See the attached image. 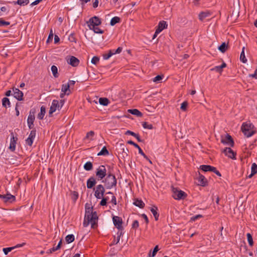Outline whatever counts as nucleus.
I'll list each match as a JSON object with an SVG mask.
<instances>
[{"instance_id":"obj_31","label":"nucleus","mask_w":257,"mask_h":257,"mask_svg":"<svg viewBox=\"0 0 257 257\" xmlns=\"http://www.w3.org/2000/svg\"><path fill=\"white\" fill-rule=\"evenodd\" d=\"M120 19L118 17L112 18L110 21V25L112 26H114L116 24L119 23Z\"/></svg>"},{"instance_id":"obj_56","label":"nucleus","mask_w":257,"mask_h":257,"mask_svg":"<svg viewBox=\"0 0 257 257\" xmlns=\"http://www.w3.org/2000/svg\"><path fill=\"white\" fill-rule=\"evenodd\" d=\"M94 135V132L93 131H90L88 132L85 137V139H88L90 137H93Z\"/></svg>"},{"instance_id":"obj_49","label":"nucleus","mask_w":257,"mask_h":257,"mask_svg":"<svg viewBox=\"0 0 257 257\" xmlns=\"http://www.w3.org/2000/svg\"><path fill=\"white\" fill-rule=\"evenodd\" d=\"M10 24L9 22L5 21L3 19H0V27L8 26Z\"/></svg>"},{"instance_id":"obj_11","label":"nucleus","mask_w":257,"mask_h":257,"mask_svg":"<svg viewBox=\"0 0 257 257\" xmlns=\"http://www.w3.org/2000/svg\"><path fill=\"white\" fill-rule=\"evenodd\" d=\"M36 134V131L35 129H33L31 131L28 138L26 140V143L27 145L29 146H31L32 145Z\"/></svg>"},{"instance_id":"obj_16","label":"nucleus","mask_w":257,"mask_h":257,"mask_svg":"<svg viewBox=\"0 0 257 257\" xmlns=\"http://www.w3.org/2000/svg\"><path fill=\"white\" fill-rule=\"evenodd\" d=\"M168 25L166 21H161L159 23L158 26L156 29V33L159 34L161 33L164 29L167 28Z\"/></svg>"},{"instance_id":"obj_60","label":"nucleus","mask_w":257,"mask_h":257,"mask_svg":"<svg viewBox=\"0 0 257 257\" xmlns=\"http://www.w3.org/2000/svg\"><path fill=\"white\" fill-rule=\"evenodd\" d=\"M122 50V48L121 47H118L115 50H113L112 51H113V54L120 53L121 52Z\"/></svg>"},{"instance_id":"obj_10","label":"nucleus","mask_w":257,"mask_h":257,"mask_svg":"<svg viewBox=\"0 0 257 257\" xmlns=\"http://www.w3.org/2000/svg\"><path fill=\"white\" fill-rule=\"evenodd\" d=\"M57 108L58 109H60L59 101L57 100H53L49 111V116H52V114L56 110Z\"/></svg>"},{"instance_id":"obj_52","label":"nucleus","mask_w":257,"mask_h":257,"mask_svg":"<svg viewBox=\"0 0 257 257\" xmlns=\"http://www.w3.org/2000/svg\"><path fill=\"white\" fill-rule=\"evenodd\" d=\"M139 226V221L137 220H134L132 225V228L133 229H136V228H138Z\"/></svg>"},{"instance_id":"obj_39","label":"nucleus","mask_w":257,"mask_h":257,"mask_svg":"<svg viewBox=\"0 0 257 257\" xmlns=\"http://www.w3.org/2000/svg\"><path fill=\"white\" fill-rule=\"evenodd\" d=\"M2 105L3 106L6 107L8 105L9 107L10 106V101L9 99L7 97H4L2 99Z\"/></svg>"},{"instance_id":"obj_18","label":"nucleus","mask_w":257,"mask_h":257,"mask_svg":"<svg viewBox=\"0 0 257 257\" xmlns=\"http://www.w3.org/2000/svg\"><path fill=\"white\" fill-rule=\"evenodd\" d=\"M127 143L134 146L135 148H137V149L139 150V153L141 154L142 156H143L144 157V158H145L147 160H149V158L145 154V153L143 152L141 148L137 144L134 143L133 141L131 140L128 141Z\"/></svg>"},{"instance_id":"obj_3","label":"nucleus","mask_w":257,"mask_h":257,"mask_svg":"<svg viewBox=\"0 0 257 257\" xmlns=\"http://www.w3.org/2000/svg\"><path fill=\"white\" fill-rule=\"evenodd\" d=\"M172 190V196L176 200L184 199L187 197V194L178 188L173 187Z\"/></svg>"},{"instance_id":"obj_41","label":"nucleus","mask_w":257,"mask_h":257,"mask_svg":"<svg viewBox=\"0 0 257 257\" xmlns=\"http://www.w3.org/2000/svg\"><path fill=\"white\" fill-rule=\"evenodd\" d=\"M246 236L249 245L252 246L253 244V241L251 234L249 233H247Z\"/></svg>"},{"instance_id":"obj_58","label":"nucleus","mask_w":257,"mask_h":257,"mask_svg":"<svg viewBox=\"0 0 257 257\" xmlns=\"http://www.w3.org/2000/svg\"><path fill=\"white\" fill-rule=\"evenodd\" d=\"M78 197V193L76 191H74L73 192L72 199L73 200L75 201L77 199Z\"/></svg>"},{"instance_id":"obj_7","label":"nucleus","mask_w":257,"mask_h":257,"mask_svg":"<svg viewBox=\"0 0 257 257\" xmlns=\"http://www.w3.org/2000/svg\"><path fill=\"white\" fill-rule=\"evenodd\" d=\"M105 189L101 184L98 185L95 188L94 196L97 199H101L104 195Z\"/></svg>"},{"instance_id":"obj_59","label":"nucleus","mask_w":257,"mask_h":257,"mask_svg":"<svg viewBox=\"0 0 257 257\" xmlns=\"http://www.w3.org/2000/svg\"><path fill=\"white\" fill-rule=\"evenodd\" d=\"M102 200L100 202V205L101 206H105L107 204V201L106 199H104L103 197L101 198Z\"/></svg>"},{"instance_id":"obj_54","label":"nucleus","mask_w":257,"mask_h":257,"mask_svg":"<svg viewBox=\"0 0 257 257\" xmlns=\"http://www.w3.org/2000/svg\"><path fill=\"white\" fill-rule=\"evenodd\" d=\"M188 106V102L187 101H184L181 105V109L185 111L186 110L187 107Z\"/></svg>"},{"instance_id":"obj_24","label":"nucleus","mask_w":257,"mask_h":257,"mask_svg":"<svg viewBox=\"0 0 257 257\" xmlns=\"http://www.w3.org/2000/svg\"><path fill=\"white\" fill-rule=\"evenodd\" d=\"M158 208L157 207L154 206L153 207H152L150 209V211L153 214L155 220L157 221L159 219V214L158 213Z\"/></svg>"},{"instance_id":"obj_23","label":"nucleus","mask_w":257,"mask_h":257,"mask_svg":"<svg viewBox=\"0 0 257 257\" xmlns=\"http://www.w3.org/2000/svg\"><path fill=\"white\" fill-rule=\"evenodd\" d=\"M123 234V233L122 231H118V232H117V238L115 239V236H114L113 241L110 244V245L111 246V245H114V244H117L119 242V241L120 238L121 236H122Z\"/></svg>"},{"instance_id":"obj_43","label":"nucleus","mask_w":257,"mask_h":257,"mask_svg":"<svg viewBox=\"0 0 257 257\" xmlns=\"http://www.w3.org/2000/svg\"><path fill=\"white\" fill-rule=\"evenodd\" d=\"M113 55V51L110 50L107 54H104L103 55V59L105 60L108 59L111 56Z\"/></svg>"},{"instance_id":"obj_57","label":"nucleus","mask_w":257,"mask_h":257,"mask_svg":"<svg viewBox=\"0 0 257 257\" xmlns=\"http://www.w3.org/2000/svg\"><path fill=\"white\" fill-rule=\"evenodd\" d=\"M35 119V117H32L31 115L28 116V117L27 119V123H34Z\"/></svg>"},{"instance_id":"obj_25","label":"nucleus","mask_w":257,"mask_h":257,"mask_svg":"<svg viewBox=\"0 0 257 257\" xmlns=\"http://www.w3.org/2000/svg\"><path fill=\"white\" fill-rule=\"evenodd\" d=\"M133 204L140 208H143L145 206V203L142 200H139L138 199H135Z\"/></svg>"},{"instance_id":"obj_9","label":"nucleus","mask_w":257,"mask_h":257,"mask_svg":"<svg viewBox=\"0 0 257 257\" xmlns=\"http://www.w3.org/2000/svg\"><path fill=\"white\" fill-rule=\"evenodd\" d=\"M221 142L224 144H226L233 147L234 146V142L231 136L226 134L224 138L222 137Z\"/></svg>"},{"instance_id":"obj_55","label":"nucleus","mask_w":257,"mask_h":257,"mask_svg":"<svg viewBox=\"0 0 257 257\" xmlns=\"http://www.w3.org/2000/svg\"><path fill=\"white\" fill-rule=\"evenodd\" d=\"M211 71H215L216 72H217L220 73H221L222 71L220 68V66H216L214 67V68H212L211 69Z\"/></svg>"},{"instance_id":"obj_17","label":"nucleus","mask_w":257,"mask_h":257,"mask_svg":"<svg viewBox=\"0 0 257 257\" xmlns=\"http://www.w3.org/2000/svg\"><path fill=\"white\" fill-rule=\"evenodd\" d=\"M127 143L134 146L135 148H137V149L139 150V153L141 154L142 156H143L144 157V158H145L147 160H149V158L145 154V153L143 152L141 148L137 144L134 143L133 141L131 140L128 141Z\"/></svg>"},{"instance_id":"obj_12","label":"nucleus","mask_w":257,"mask_h":257,"mask_svg":"<svg viewBox=\"0 0 257 257\" xmlns=\"http://www.w3.org/2000/svg\"><path fill=\"white\" fill-rule=\"evenodd\" d=\"M0 198L3 200L5 202H13L16 200L15 196L10 194H7L6 195L0 194Z\"/></svg>"},{"instance_id":"obj_4","label":"nucleus","mask_w":257,"mask_h":257,"mask_svg":"<svg viewBox=\"0 0 257 257\" xmlns=\"http://www.w3.org/2000/svg\"><path fill=\"white\" fill-rule=\"evenodd\" d=\"M251 124L243 123L241 126V130L244 135L247 138L252 136L254 134V131L251 130Z\"/></svg>"},{"instance_id":"obj_28","label":"nucleus","mask_w":257,"mask_h":257,"mask_svg":"<svg viewBox=\"0 0 257 257\" xmlns=\"http://www.w3.org/2000/svg\"><path fill=\"white\" fill-rule=\"evenodd\" d=\"M128 111L132 114L137 116L141 117L142 116V113L137 109H128Z\"/></svg>"},{"instance_id":"obj_21","label":"nucleus","mask_w":257,"mask_h":257,"mask_svg":"<svg viewBox=\"0 0 257 257\" xmlns=\"http://www.w3.org/2000/svg\"><path fill=\"white\" fill-rule=\"evenodd\" d=\"M96 184L95 179L93 177H91L87 181V187L88 189H91Z\"/></svg>"},{"instance_id":"obj_2","label":"nucleus","mask_w":257,"mask_h":257,"mask_svg":"<svg viewBox=\"0 0 257 257\" xmlns=\"http://www.w3.org/2000/svg\"><path fill=\"white\" fill-rule=\"evenodd\" d=\"M102 182L105 183L106 188L111 189L116 186L117 180L114 175L109 173Z\"/></svg>"},{"instance_id":"obj_30","label":"nucleus","mask_w":257,"mask_h":257,"mask_svg":"<svg viewBox=\"0 0 257 257\" xmlns=\"http://www.w3.org/2000/svg\"><path fill=\"white\" fill-rule=\"evenodd\" d=\"M109 155V152L106 147H103L101 150L98 153V156H107Z\"/></svg>"},{"instance_id":"obj_22","label":"nucleus","mask_w":257,"mask_h":257,"mask_svg":"<svg viewBox=\"0 0 257 257\" xmlns=\"http://www.w3.org/2000/svg\"><path fill=\"white\" fill-rule=\"evenodd\" d=\"M199 168L204 172H212V171L215 170V167L210 165H202L200 166Z\"/></svg>"},{"instance_id":"obj_13","label":"nucleus","mask_w":257,"mask_h":257,"mask_svg":"<svg viewBox=\"0 0 257 257\" xmlns=\"http://www.w3.org/2000/svg\"><path fill=\"white\" fill-rule=\"evenodd\" d=\"M13 95L15 98L17 100L20 101L23 99V93L22 91L20 90L18 88H13Z\"/></svg>"},{"instance_id":"obj_15","label":"nucleus","mask_w":257,"mask_h":257,"mask_svg":"<svg viewBox=\"0 0 257 257\" xmlns=\"http://www.w3.org/2000/svg\"><path fill=\"white\" fill-rule=\"evenodd\" d=\"M11 136L12 137L11 138L9 149L11 151L14 152L16 149V145L18 140V138L14 136L13 133H11Z\"/></svg>"},{"instance_id":"obj_44","label":"nucleus","mask_w":257,"mask_h":257,"mask_svg":"<svg viewBox=\"0 0 257 257\" xmlns=\"http://www.w3.org/2000/svg\"><path fill=\"white\" fill-rule=\"evenodd\" d=\"M92 30L94 31L95 33L97 34H103L104 33V31L99 29L97 26H94V28H91Z\"/></svg>"},{"instance_id":"obj_45","label":"nucleus","mask_w":257,"mask_h":257,"mask_svg":"<svg viewBox=\"0 0 257 257\" xmlns=\"http://www.w3.org/2000/svg\"><path fill=\"white\" fill-rule=\"evenodd\" d=\"M143 126L145 128L152 130L153 128V126L152 124H149L147 122H144L143 123Z\"/></svg>"},{"instance_id":"obj_42","label":"nucleus","mask_w":257,"mask_h":257,"mask_svg":"<svg viewBox=\"0 0 257 257\" xmlns=\"http://www.w3.org/2000/svg\"><path fill=\"white\" fill-rule=\"evenodd\" d=\"M51 71H52V72L54 75V76L55 77H58V69H57V67L55 66V65H53L52 67H51Z\"/></svg>"},{"instance_id":"obj_29","label":"nucleus","mask_w":257,"mask_h":257,"mask_svg":"<svg viewBox=\"0 0 257 257\" xmlns=\"http://www.w3.org/2000/svg\"><path fill=\"white\" fill-rule=\"evenodd\" d=\"M99 102L101 105L107 106L109 102V100L107 98L100 97L99 99Z\"/></svg>"},{"instance_id":"obj_62","label":"nucleus","mask_w":257,"mask_h":257,"mask_svg":"<svg viewBox=\"0 0 257 257\" xmlns=\"http://www.w3.org/2000/svg\"><path fill=\"white\" fill-rule=\"evenodd\" d=\"M141 216L145 219L146 224H148L149 223V219H148L147 216L145 214H142L141 215Z\"/></svg>"},{"instance_id":"obj_48","label":"nucleus","mask_w":257,"mask_h":257,"mask_svg":"<svg viewBox=\"0 0 257 257\" xmlns=\"http://www.w3.org/2000/svg\"><path fill=\"white\" fill-rule=\"evenodd\" d=\"M68 40H69V41H70L71 42H75V43L76 42V39L75 37L74 34L73 33L69 35Z\"/></svg>"},{"instance_id":"obj_35","label":"nucleus","mask_w":257,"mask_h":257,"mask_svg":"<svg viewBox=\"0 0 257 257\" xmlns=\"http://www.w3.org/2000/svg\"><path fill=\"white\" fill-rule=\"evenodd\" d=\"M244 47H243L242 49V51L240 56V60L243 63H245L247 62V59L245 58L244 54Z\"/></svg>"},{"instance_id":"obj_51","label":"nucleus","mask_w":257,"mask_h":257,"mask_svg":"<svg viewBox=\"0 0 257 257\" xmlns=\"http://www.w3.org/2000/svg\"><path fill=\"white\" fill-rule=\"evenodd\" d=\"M53 31L51 29L50 30V33H49V36H48V38L47 40V43H49L50 41H52V39H53Z\"/></svg>"},{"instance_id":"obj_27","label":"nucleus","mask_w":257,"mask_h":257,"mask_svg":"<svg viewBox=\"0 0 257 257\" xmlns=\"http://www.w3.org/2000/svg\"><path fill=\"white\" fill-rule=\"evenodd\" d=\"M210 13L209 12H202L199 15V19L201 21H203L205 18L210 16Z\"/></svg>"},{"instance_id":"obj_40","label":"nucleus","mask_w":257,"mask_h":257,"mask_svg":"<svg viewBox=\"0 0 257 257\" xmlns=\"http://www.w3.org/2000/svg\"><path fill=\"white\" fill-rule=\"evenodd\" d=\"M158 250H159L158 245H156L154 247L152 253H151V251H150V253L149 254V257H154L156 255V254Z\"/></svg>"},{"instance_id":"obj_33","label":"nucleus","mask_w":257,"mask_h":257,"mask_svg":"<svg viewBox=\"0 0 257 257\" xmlns=\"http://www.w3.org/2000/svg\"><path fill=\"white\" fill-rule=\"evenodd\" d=\"M228 45L226 44L225 42L222 43V44L218 47V50L222 53H224L227 49Z\"/></svg>"},{"instance_id":"obj_19","label":"nucleus","mask_w":257,"mask_h":257,"mask_svg":"<svg viewBox=\"0 0 257 257\" xmlns=\"http://www.w3.org/2000/svg\"><path fill=\"white\" fill-rule=\"evenodd\" d=\"M198 180V185L201 186H206L208 184L207 180L202 175L199 174V176L197 178Z\"/></svg>"},{"instance_id":"obj_36","label":"nucleus","mask_w":257,"mask_h":257,"mask_svg":"<svg viewBox=\"0 0 257 257\" xmlns=\"http://www.w3.org/2000/svg\"><path fill=\"white\" fill-rule=\"evenodd\" d=\"M84 169L86 171H90L93 169V165L91 162H87L84 165Z\"/></svg>"},{"instance_id":"obj_5","label":"nucleus","mask_w":257,"mask_h":257,"mask_svg":"<svg viewBox=\"0 0 257 257\" xmlns=\"http://www.w3.org/2000/svg\"><path fill=\"white\" fill-rule=\"evenodd\" d=\"M88 27L89 29H91V28H94V26H98L101 24V21L100 18L97 16H94L91 18L88 22H87Z\"/></svg>"},{"instance_id":"obj_64","label":"nucleus","mask_w":257,"mask_h":257,"mask_svg":"<svg viewBox=\"0 0 257 257\" xmlns=\"http://www.w3.org/2000/svg\"><path fill=\"white\" fill-rule=\"evenodd\" d=\"M201 217H202V215L199 214V215H197L196 216H194L192 217L191 218V219L193 221H195L196 219H197L198 218H201Z\"/></svg>"},{"instance_id":"obj_1","label":"nucleus","mask_w":257,"mask_h":257,"mask_svg":"<svg viewBox=\"0 0 257 257\" xmlns=\"http://www.w3.org/2000/svg\"><path fill=\"white\" fill-rule=\"evenodd\" d=\"M98 217L96 211L93 212L92 207H86L85 215L83 222V226L84 227L87 226L90 223L92 228L95 227L96 224Z\"/></svg>"},{"instance_id":"obj_46","label":"nucleus","mask_w":257,"mask_h":257,"mask_svg":"<svg viewBox=\"0 0 257 257\" xmlns=\"http://www.w3.org/2000/svg\"><path fill=\"white\" fill-rule=\"evenodd\" d=\"M15 247H9L3 248V251L5 254H7L9 252L11 251Z\"/></svg>"},{"instance_id":"obj_61","label":"nucleus","mask_w":257,"mask_h":257,"mask_svg":"<svg viewBox=\"0 0 257 257\" xmlns=\"http://www.w3.org/2000/svg\"><path fill=\"white\" fill-rule=\"evenodd\" d=\"M75 83V81L73 80H69V82L66 83L67 85H69V88L72 86H73Z\"/></svg>"},{"instance_id":"obj_34","label":"nucleus","mask_w":257,"mask_h":257,"mask_svg":"<svg viewBox=\"0 0 257 257\" xmlns=\"http://www.w3.org/2000/svg\"><path fill=\"white\" fill-rule=\"evenodd\" d=\"M251 173L249 176V177L250 178L252 176L255 174L257 173V165L255 163H253L251 165Z\"/></svg>"},{"instance_id":"obj_63","label":"nucleus","mask_w":257,"mask_h":257,"mask_svg":"<svg viewBox=\"0 0 257 257\" xmlns=\"http://www.w3.org/2000/svg\"><path fill=\"white\" fill-rule=\"evenodd\" d=\"M125 135H132V136L133 137H135L136 136V133H135L134 132H132L131 131H127L125 133Z\"/></svg>"},{"instance_id":"obj_20","label":"nucleus","mask_w":257,"mask_h":257,"mask_svg":"<svg viewBox=\"0 0 257 257\" xmlns=\"http://www.w3.org/2000/svg\"><path fill=\"white\" fill-rule=\"evenodd\" d=\"M68 63L73 67H76L78 65L79 63V60L76 57L71 56L70 57L69 61H68Z\"/></svg>"},{"instance_id":"obj_53","label":"nucleus","mask_w":257,"mask_h":257,"mask_svg":"<svg viewBox=\"0 0 257 257\" xmlns=\"http://www.w3.org/2000/svg\"><path fill=\"white\" fill-rule=\"evenodd\" d=\"M163 77V76L158 75L156 76L154 78L153 81L155 82H159L161 80H162Z\"/></svg>"},{"instance_id":"obj_26","label":"nucleus","mask_w":257,"mask_h":257,"mask_svg":"<svg viewBox=\"0 0 257 257\" xmlns=\"http://www.w3.org/2000/svg\"><path fill=\"white\" fill-rule=\"evenodd\" d=\"M46 113V108L44 106H42L40 109V112L38 114V118L39 119H43Z\"/></svg>"},{"instance_id":"obj_37","label":"nucleus","mask_w":257,"mask_h":257,"mask_svg":"<svg viewBox=\"0 0 257 257\" xmlns=\"http://www.w3.org/2000/svg\"><path fill=\"white\" fill-rule=\"evenodd\" d=\"M61 91H62V92H65V93L69 92V94L71 92L70 88H69V85H67V84H62Z\"/></svg>"},{"instance_id":"obj_32","label":"nucleus","mask_w":257,"mask_h":257,"mask_svg":"<svg viewBox=\"0 0 257 257\" xmlns=\"http://www.w3.org/2000/svg\"><path fill=\"white\" fill-rule=\"evenodd\" d=\"M29 0H18L17 2H14L15 5H19L20 6H25L29 4Z\"/></svg>"},{"instance_id":"obj_47","label":"nucleus","mask_w":257,"mask_h":257,"mask_svg":"<svg viewBox=\"0 0 257 257\" xmlns=\"http://www.w3.org/2000/svg\"><path fill=\"white\" fill-rule=\"evenodd\" d=\"M99 58L97 56H94L92 59H91V62L94 64V65H96L97 64V63L99 62Z\"/></svg>"},{"instance_id":"obj_8","label":"nucleus","mask_w":257,"mask_h":257,"mask_svg":"<svg viewBox=\"0 0 257 257\" xmlns=\"http://www.w3.org/2000/svg\"><path fill=\"white\" fill-rule=\"evenodd\" d=\"M113 222L116 227L119 230L118 231H122L123 228L122 226V219L118 216H113L112 218Z\"/></svg>"},{"instance_id":"obj_50","label":"nucleus","mask_w":257,"mask_h":257,"mask_svg":"<svg viewBox=\"0 0 257 257\" xmlns=\"http://www.w3.org/2000/svg\"><path fill=\"white\" fill-rule=\"evenodd\" d=\"M122 150L123 157H124L125 156H127L128 153L129 152L128 149L126 147L123 146Z\"/></svg>"},{"instance_id":"obj_14","label":"nucleus","mask_w":257,"mask_h":257,"mask_svg":"<svg viewBox=\"0 0 257 257\" xmlns=\"http://www.w3.org/2000/svg\"><path fill=\"white\" fill-rule=\"evenodd\" d=\"M223 153L229 158L232 159L236 160V153L233 152V151L231 148H226L225 149H224Z\"/></svg>"},{"instance_id":"obj_38","label":"nucleus","mask_w":257,"mask_h":257,"mask_svg":"<svg viewBox=\"0 0 257 257\" xmlns=\"http://www.w3.org/2000/svg\"><path fill=\"white\" fill-rule=\"evenodd\" d=\"M74 236L73 234H69L65 237L66 241L67 243H70L74 240Z\"/></svg>"},{"instance_id":"obj_6","label":"nucleus","mask_w":257,"mask_h":257,"mask_svg":"<svg viewBox=\"0 0 257 257\" xmlns=\"http://www.w3.org/2000/svg\"><path fill=\"white\" fill-rule=\"evenodd\" d=\"M106 170L105 166H100L96 171V176L98 180H101L106 175Z\"/></svg>"}]
</instances>
